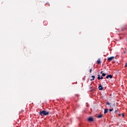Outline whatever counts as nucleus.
Instances as JSON below:
<instances>
[{"instance_id":"obj_1","label":"nucleus","mask_w":127,"mask_h":127,"mask_svg":"<svg viewBox=\"0 0 127 127\" xmlns=\"http://www.w3.org/2000/svg\"><path fill=\"white\" fill-rule=\"evenodd\" d=\"M43 114L44 116H47V115H49V112L43 110L42 112H40L39 113V115H42Z\"/></svg>"},{"instance_id":"obj_2","label":"nucleus","mask_w":127,"mask_h":127,"mask_svg":"<svg viewBox=\"0 0 127 127\" xmlns=\"http://www.w3.org/2000/svg\"><path fill=\"white\" fill-rule=\"evenodd\" d=\"M114 59H115V57H111L108 58V61H109V62H111V61H112V60H114Z\"/></svg>"},{"instance_id":"obj_3","label":"nucleus","mask_w":127,"mask_h":127,"mask_svg":"<svg viewBox=\"0 0 127 127\" xmlns=\"http://www.w3.org/2000/svg\"><path fill=\"white\" fill-rule=\"evenodd\" d=\"M88 120L89 122H93V121H94V118H93V117H89Z\"/></svg>"},{"instance_id":"obj_4","label":"nucleus","mask_w":127,"mask_h":127,"mask_svg":"<svg viewBox=\"0 0 127 127\" xmlns=\"http://www.w3.org/2000/svg\"><path fill=\"white\" fill-rule=\"evenodd\" d=\"M107 79H109V78H110V79H112V78H113V75L110 74L106 76Z\"/></svg>"},{"instance_id":"obj_5","label":"nucleus","mask_w":127,"mask_h":127,"mask_svg":"<svg viewBox=\"0 0 127 127\" xmlns=\"http://www.w3.org/2000/svg\"><path fill=\"white\" fill-rule=\"evenodd\" d=\"M102 117H103V115L102 114H100V115H98L97 118H98V119H101V118H102Z\"/></svg>"},{"instance_id":"obj_6","label":"nucleus","mask_w":127,"mask_h":127,"mask_svg":"<svg viewBox=\"0 0 127 127\" xmlns=\"http://www.w3.org/2000/svg\"><path fill=\"white\" fill-rule=\"evenodd\" d=\"M98 89L100 90H103V86H102V85H99V87H98Z\"/></svg>"},{"instance_id":"obj_7","label":"nucleus","mask_w":127,"mask_h":127,"mask_svg":"<svg viewBox=\"0 0 127 127\" xmlns=\"http://www.w3.org/2000/svg\"><path fill=\"white\" fill-rule=\"evenodd\" d=\"M92 79H90V81H93V80H95V76L92 75Z\"/></svg>"},{"instance_id":"obj_8","label":"nucleus","mask_w":127,"mask_h":127,"mask_svg":"<svg viewBox=\"0 0 127 127\" xmlns=\"http://www.w3.org/2000/svg\"><path fill=\"white\" fill-rule=\"evenodd\" d=\"M97 64H101V61H100V59H98L97 60Z\"/></svg>"},{"instance_id":"obj_9","label":"nucleus","mask_w":127,"mask_h":127,"mask_svg":"<svg viewBox=\"0 0 127 127\" xmlns=\"http://www.w3.org/2000/svg\"><path fill=\"white\" fill-rule=\"evenodd\" d=\"M108 113V109H105L104 110V114H107Z\"/></svg>"},{"instance_id":"obj_10","label":"nucleus","mask_w":127,"mask_h":127,"mask_svg":"<svg viewBox=\"0 0 127 127\" xmlns=\"http://www.w3.org/2000/svg\"><path fill=\"white\" fill-rule=\"evenodd\" d=\"M98 80H101V77H100V75H98V77H97Z\"/></svg>"},{"instance_id":"obj_11","label":"nucleus","mask_w":127,"mask_h":127,"mask_svg":"<svg viewBox=\"0 0 127 127\" xmlns=\"http://www.w3.org/2000/svg\"><path fill=\"white\" fill-rule=\"evenodd\" d=\"M106 75H107L106 73H102V76L103 77H105V76H106Z\"/></svg>"},{"instance_id":"obj_12","label":"nucleus","mask_w":127,"mask_h":127,"mask_svg":"<svg viewBox=\"0 0 127 127\" xmlns=\"http://www.w3.org/2000/svg\"><path fill=\"white\" fill-rule=\"evenodd\" d=\"M122 118H125V114H122Z\"/></svg>"},{"instance_id":"obj_13","label":"nucleus","mask_w":127,"mask_h":127,"mask_svg":"<svg viewBox=\"0 0 127 127\" xmlns=\"http://www.w3.org/2000/svg\"><path fill=\"white\" fill-rule=\"evenodd\" d=\"M89 72H90V73H91V72H92V68H91V69L89 70Z\"/></svg>"},{"instance_id":"obj_14","label":"nucleus","mask_w":127,"mask_h":127,"mask_svg":"<svg viewBox=\"0 0 127 127\" xmlns=\"http://www.w3.org/2000/svg\"><path fill=\"white\" fill-rule=\"evenodd\" d=\"M107 105H111V103H110V102H107Z\"/></svg>"},{"instance_id":"obj_15","label":"nucleus","mask_w":127,"mask_h":127,"mask_svg":"<svg viewBox=\"0 0 127 127\" xmlns=\"http://www.w3.org/2000/svg\"><path fill=\"white\" fill-rule=\"evenodd\" d=\"M113 109H110L109 111H110V112H113Z\"/></svg>"},{"instance_id":"obj_16","label":"nucleus","mask_w":127,"mask_h":127,"mask_svg":"<svg viewBox=\"0 0 127 127\" xmlns=\"http://www.w3.org/2000/svg\"><path fill=\"white\" fill-rule=\"evenodd\" d=\"M100 79H104V77L103 76H101Z\"/></svg>"},{"instance_id":"obj_17","label":"nucleus","mask_w":127,"mask_h":127,"mask_svg":"<svg viewBox=\"0 0 127 127\" xmlns=\"http://www.w3.org/2000/svg\"><path fill=\"white\" fill-rule=\"evenodd\" d=\"M100 73H101V74H103L104 73H103V71H101V72H100Z\"/></svg>"},{"instance_id":"obj_18","label":"nucleus","mask_w":127,"mask_h":127,"mask_svg":"<svg viewBox=\"0 0 127 127\" xmlns=\"http://www.w3.org/2000/svg\"><path fill=\"white\" fill-rule=\"evenodd\" d=\"M125 66H126V67H127V63H126Z\"/></svg>"},{"instance_id":"obj_19","label":"nucleus","mask_w":127,"mask_h":127,"mask_svg":"<svg viewBox=\"0 0 127 127\" xmlns=\"http://www.w3.org/2000/svg\"><path fill=\"white\" fill-rule=\"evenodd\" d=\"M119 117H121V114H119Z\"/></svg>"},{"instance_id":"obj_20","label":"nucleus","mask_w":127,"mask_h":127,"mask_svg":"<svg viewBox=\"0 0 127 127\" xmlns=\"http://www.w3.org/2000/svg\"><path fill=\"white\" fill-rule=\"evenodd\" d=\"M115 112H116V113H118V111H117V110Z\"/></svg>"}]
</instances>
